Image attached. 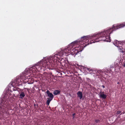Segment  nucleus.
<instances>
[{"instance_id":"1","label":"nucleus","mask_w":125,"mask_h":125,"mask_svg":"<svg viewBox=\"0 0 125 125\" xmlns=\"http://www.w3.org/2000/svg\"><path fill=\"white\" fill-rule=\"evenodd\" d=\"M110 28L93 36L92 37L93 40H92L90 39H89L90 37L89 36H84L81 38L79 40L72 42L68 45L67 48L62 50L58 52V54H55L54 56L51 58L53 57L54 60H56L57 66L58 65V61L56 59L58 58L60 59L61 57L64 54L71 53L72 54L75 56L79 53V51L73 48L74 46L77 44H80L83 45L85 47L89 44L98 42L101 41L110 42Z\"/></svg>"},{"instance_id":"2","label":"nucleus","mask_w":125,"mask_h":125,"mask_svg":"<svg viewBox=\"0 0 125 125\" xmlns=\"http://www.w3.org/2000/svg\"><path fill=\"white\" fill-rule=\"evenodd\" d=\"M56 60H54L53 57L50 58L49 59H46V60H43L39 62L38 64H36L35 66H33L31 70L32 73H36V70L39 71L42 68L44 69H46L49 68V66L52 67H57V63Z\"/></svg>"},{"instance_id":"3","label":"nucleus","mask_w":125,"mask_h":125,"mask_svg":"<svg viewBox=\"0 0 125 125\" xmlns=\"http://www.w3.org/2000/svg\"><path fill=\"white\" fill-rule=\"evenodd\" d=\"M0 119L4 118V114L6 113L7 111L10 109V106L8 101H4L3 100L0 103Z\"/></svg>"},{"instance_id":"4","label":"nucleus","mask_w":125,"mask_h":125,"mask_svg":"<svg viewBox=\"0 0 125 125\" xmlns=\"http://www.w3.org/2000/svg\"><path fill=\"white\" fill-rule=\"evenodd\" d=\"M46 93L47 94L48 96L49 97L47 98L46 101V104L48 105H49L50 102L52 100L54 96L52 94L50 93V91L48 90H47Z\"/></svg>"},{"instance_id":"5","label":"nucleus","mask_w":125,"mask_h":125,"mask_svg":"<svg viewBox=\"0 0 125 125\" xmlns=\"http://www.w3.org/2000/svg\"><path fill=\"white\" fill-rule=\"evenodd\" d=\"M99 96L101 98L105 99L106 98L107 96L104 94V92L101 91L99 93Z\"/></svg>"},{"instance_id":"6","label":"nucleus","mask_w":125,"mask_h":125,"mask_svg":"<svg viewBox=\"0 0 125 125\" xmlns=\"http://www.w3.org/2000/svg\"><path fill=\"white\" fill-rule=\"evenodd\" d=\"M120 43V42H119L117 40H115L113 43L117 47H119L120 46L119 44H121Z\"/></svg>"},{"instance_id":"7","label":"nucleus","mask_w":125,"mask_h":125,"mask_svg":"<svg viewBox=\"0 0 125 125\" xmlns=\"http://www.w3.org/2000/svg\"><path fill=\"white\" fill-rule=\"evenodd\" d=\"M78 97L80 99H81L83 97V94L82 93L81 91H78L77 93Z\"/></svg>"},{"instance_id":"8","label":"nucleus","mask_w":125,"mask_h":125,"mask_svg":"<svg viewBox=\"0 0 125 125\" xmlns=\"http://www.w3.org/2000/svg\"><path fill=\"white\" fill-rule=\"evenodd\" d=\"M21 82V81L20 79L19 78L17 79L16 80V83L17 84H16V85H18Z\"/></svg>"},{"instance_id":"9","label":"nucleus","mask_w":125,"mask_h":125,"mask_svg":"<svg viewBox=\"0 0 125 125\" xmlns=\"http://www.w3.org/2000/svg\"><path fill=\"white\" fill-rule=\"evenodd\" d=\"M25 95L24 93L23 92H22L20 95V97L22 99L25 96Z\"/></svg>"},{"instance_id":"10","label":"nucleus","mask_w":125,"mask_h":125,"mask_svg":"<svg viewBox=\"0 0 125 125\" xmlns=\"http://www.w3.org/2000/svg\"><path fill=\"white\" fill-rule=\"evenodd\" d=\"M60 92V91L58 90H56L53 92V94H54L57 95L58 94H59Z\"/></svg>"},{"instance_id":"11","label":"nucleus","mask_w":125,"mask_h":125,"mask_svg":"<svg viewBox=\"0 0 125 125\" xmlns=\"http://www.w3.org/2000/svg\"><path fill=\"white\" fill-rule=\"evenodd\" d=\"M87 70L89 71V72L92 71V72H93L94 71V70H93L90 69V68H87Z\"/></svg>"},{"instance_id":"12","label":"nucleus","mask_w":125,"mask_h":125,"mask_svg":"<svg viewBox=\"0 0 125 125\" xmlns=\"http://www.w3.org/2000/svg\"><path fill=\"white\" fill-rule=\"evenodd\" d=\"M119 50H120V51L121 52H123V50L122 48L121 47V48H120L119 49Z\"/></svg>"},{"instance_id":"13","label":"nucleus","mask_w":125,"mask_h":125,"mask_svg":"<svg viewBox=\"0 0 125 125\" xmlns=\"http://www.w3.org/2000/svg\"><path fill=\"white\" fill-rule=\"evenodd\" d=\"M95 122L96 123H99L100 122V120L99 119H96L95 120Z\"/></svg>"},{"instance_id":"14","label":"nucleus","mask_w":125,"mask_h":125,"mask_svg":"<svg viewBox=\"0 0 125 125\" xmlns=\"http://www.w3.org/2000/svg\"><path fill=\"white\" fill-rule=\"evenodd\" d=\"M121 113V111H117L116 114L117 115L120 114Z\"/></svg>"},{"instance_id":"15","label":"nucleus","mask_w":125,"mask_h":125,"mask_svg":"<svg viewBox=\"0 0 125 125\" xmlns=\"http://www.w3.org/2000/svg\"><path fill=\"white\" fill-rule=\"evenodd\" d=\"M75 114L74 113L73 114V118L74 117V115Z\"/></svg>"},{"instance_id":"16","label":"nucleus","mask_w":125,"mask_h":125,"mask_svg":"<svg viewBox=\"0 0 125 125\" xmlns=\"http://www.w3.org/2000/svg\"><path fill=\"white\" fill-rule=\"evenodd\" d=\"M17 90V89L16 88H14V89H13V90L14 91H16Z\"/></svg>"},{"instance_id":"17","label":"nucleus","mask_w":125,"mask_h":125,"mask_svg":"<svg viewBox=\"0 0 125 125\" xmlns=\"http://www.w3.org/2000/svg\"><path fill=\"white\" fill-rule=\"evenodd\" d=\"M123 66L125 67V63L123 65Z\"/></svg>"},{"instance_id":"18","label":"nucleus","mask_w":125,"mask_h":125,"mask_svg":"<svg viewBox=\"0 0 125 125\" xmlns=\"http://www.w3.org/2000/svg\"><path fill=\"white\" fill-rule=\"evenodd\" d=\"M125 113L124 112H122L121 113V114H120V115H121L122 114H124Z\"/></svg>"},{"instance_id":"19","label":"nucleus","mask_w":125,"mask_h":125,"mask_svg":"<svg viewBox=\"0 0 125 125\" xmlns=\"http://www.w3.org/2000/svg\"><path fill=\"white\" fill-rule=\"evenodd\" d=\"M102 87H103V88H105V86H104V85H103L102 86Z\"/></svg>"},{"instance_id":"20","label":"nucleus","mask_w":125,"mask_h":125,"mask_svg":"<svg viewBox=\"0 0 125 125\" xmlns=\"http://www.w3.org/2000/svg\"><path fill=\"white\" fill-rule=\"evenodd\" d=\"M34 106H35V104H34Z\"/></svg>"}]
</instances>
